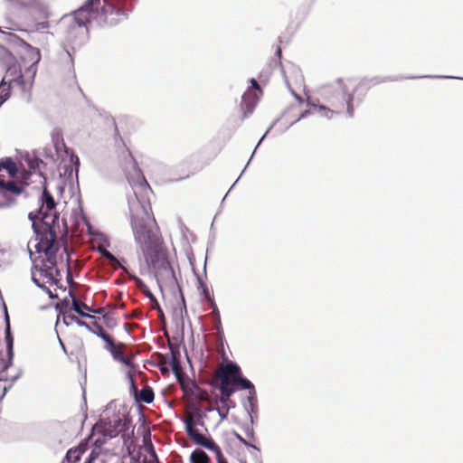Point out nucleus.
I'll return each instance as SVG.
<instances>
[{
    "instance_id": "obj_1",
    "label": "nucleus",
    "mask_w": 463,
    "mask_h": 463,
    "mask_svg": "<svg viewBox=\"0 0 463 463\" xmlns=\"http://www.w3.org/2000/svg\"><path fill=\"white\" fill-rule=\"evenodd\" d=\"M99 5V0H88L84 5L80 7L74 14L73 17V28L69 32V40L74 39V30H77L75 36L80 35L84 37L87 34L86 24L90 20H96L98 23H104L109 25L116 24L118 20L114 17H109L114 13L118 15H126L120 9H116L111 4H106L100 12L97 10Z\"/></svg>"
},
{
    "instance_id": "obj_2",
    "label": "nucleus",
    "mask_w": 463,
    "mask_h": 463,
    "mask_svg": "<svg viewBox=\"0 0 463 463\" xmlns=\"http://www.w3.org/2000/svg\"><path fill=\"white\" fill-rule=\"evenodd\" d=\"M33 248H34L38 253H44L47 261L53 264L58 251V245L56 243V236L52 231H45L42 234L37 235L34 241H29L28 250L32 260L33 255L32 251Z\"/></svg>"
},
{
    "instance_id": "obj_3",
    "label": "nucleus",
    "mask_w": 463,
    "mask_h": 463,
    "mask_svg": "<svg viewBox=\"0 0 463 463\" xmlns=\"http://www.w3.org/2000/svg\"><path fill=\"white\" fill-rule=\"evenodd\" d=\"M58 273L59 271L54 267V263L44 269H38L37 266H34V269L32 270V279L39 288L46 291L51 298H53L51 290L47 288L45 285L56 284L58 281L56 279Z\"/></svg>"
},
{
    "instance_id": "obj_4",
    "label": "nucleus",
    "mask_w": 463,
    "mask_h": 463,
    "mask_svg": "<svg viewBox=\"0 0 463 463\" xmlns=\"http://www.w3.org/2000/svg\"><path fill=\"white\" fill-rule=\"evenodd\" d=\"M132 228L136 241L144 254H147L156 244V236L139 220H133Z\"/></svg>"
},
{
    "instance_id": "obj_5",
    "label": "nucleus",
    "mask_w": 463,
    "mask_h": 463,
    "mask_svg": "<svg viewBox=\"0 0 463 463\" xmlns=\"http://www.w3.org/2000/svg\"><path fill=\"white\" fill-rule=\"evenodd\" d=\"M221 383H220V391H221V396H220V402L222 404V407L218 409V413L222 420H224L229 412L230 410V398L232 394L234 392V387L231 386V380L230 378L224 376L222 377Z\"/></svg>"
},
{
    "instance_id": "obj_6",
    "label": "nucleus",
    "mask_w": 463,
    "mask_h": 463,
    "mask_svg": "<svg viewBox=\"0 0 463 463\" xmlns=\"http://www.w3.org/2000/svg\"><path fill=\"white\" fill-rule=\"evenodd\" d=\"M99 429H100L105 439H112L126 431L128 430V424L126 420L117 417L113 420H109V421L104 420Z\"/></svg>"
},
{
    "instance_id": "obj_7",
    "label": "nucleus",
    "mask_w": 463,
    "mask_h": 463,
    "mask_svg": "<svg viewBox=\"0 0 463 463\" xmlns=\"http://www.w3.org/2000/svg\"><path fill=\"white\" fill-rule=\"evenodd\" d=\"M232 386L241 387V389H248L250 391L248 401L251 411H253V408L256 403V392L253 384L248 379L243 378L240 375L239 377H236V379H234V382L232 383Z\"/></svg>"
},
{
    "instance_id": "obj_8",
    "label": "nucleus",
    "mask_w": 463,
    "mask_h": 463,
    "mask_svg": "<svg viewBox=\"0 0 463 463\" xmlns=\"http://www.w3.org/2000/svg\"><path fill=\"white\" fill-rule=\"evenodd\" d=\"M42 206L40 209V214L42 219H46L52 211L55 209V201L49 191L44 189L42 194Z\"/></svg>"
},
{
    "instance_id": "obj_9",
    "label": "nucleus",
    "mask_w": 463,
    "mask_h": 463,
    "mask_svg": "<svg viewBox=\"0 0 463 463\" xmlns=\"http://www.w3.org/2000/svg\"><path fill=\"white\" fill-rule=\"evenodd\" d=\"M250 82L255 90H253V91L249 90L242 97V105H245L250 111H251L253 109V108L256 105L257 100L259 99V96L257 95L256 91L258 90V91L261 92L260 86H259L258 82L256 81V80L251 79Z\"/></svg>"
},
{
    "instance_id": "obj_10",
    "label": "nucleus",
    "mask_w": 463,
    "mask_h": 463,
    "mask_svg": "<svg viewBox=\"0 0 463 463\" xmlns=\"http://www.w3.org/2000/svg\"><path fill=\"white\" fill-rule=\"evenodd\" d=\"M21 43L23 46H24L27 52L29 61L32 63L30 71H32L33 74L34 75L36 71V64L40 61L41 59L40 51L37 48L33 47L29 43H25L24 41H21Z\"/></svg>"
},
{
    "instance_id": "obj_11",
    "label": "nucleus",
    "mask_w": 463,
    "mask_h": 463,
    "mask_svg": "<svg viewBox=\"0 0 463 463\" xmlns=\"http://www.w3.org/2000/svg\"><path fill=\"white\" fill-rule=\"evenodd\" d=\"M124 345L120 344L118 345L113 344L111 346H107V350L111 354L114 360L118 361L122 364H124L128 367H132L133 364L131 363V360L126 356H124L121 347H123Z\"/></svg>"
},
{
    "instance_id": "obj_12",
    "label": "nucleus",
    "mask_w": 463,
    "mask_h": 463,
    "mask_svg": "<svg viewBox=\"0 0 463 463\" xmlns=\"http://www.w3.org/2000/svg\"><path fill=\"white\" fill-rule=\"evenodd\" d=\"M192 439L194 441V443L206 448L213 453L218 449H220V447L213 440L206 439L205 436L201 434L199 431L196 432L194 437H192Z\"/></svg>"
},
{
    "instance_id": "obj_13",
    "label": "nucleus",
    "mask_w": 463,
    "mask_h": 463,
    "mask_svg": "<svg viewBox=\"0 0 463 463\" xmlns=\"http://www.w3.org/2000/svg\"><path fill=\"white\" fill-rule=\"evenodd\" d=\"M224 376L230 378L232 385V383L234 382V379L240 376V367L233 363L227 364L223 368V372L221 375V378Z\"/></svg>"
},
{
    "instance_id": "obj_14",
    "label": "nucleus",
    "mask_w": 463,
    "mask_h": 463,
    "mask_svg": "<svg viewBox=\"0 0 463 463\" xmlns=\"http://www.w3.org/2000/svg\"><path fill=\"white\" fill-rule=\"evenodd\" d=\"M72 309L82 317L92 318L93 317L85 313L84 311H91L90 307L83 302L73 298L72 299Z\"/></svg>"
},
{
    "instance_id": "obj_15",
    "label": "nucleus",
    "mask_w": 463,
    "mask_h": 463,
    "mask_svg": "<svg viewBox=\"0 0 463 463\" xmlns=\"http://www.w3.org/2000/svg\"><path fill=\"white\" fill-rule=\"evenodd\" d=\"M0 188L6 190L12 194H20L23 192V186L16 184L15 182L10 181V182H4L0 180Z\"/></svg>"
},
{
    "instance_id": "obj_16",
    "label": "nucleus",
    "mask_w": 463,
    "mask_h": 463,
    "mask_svg": "<svg viewBox=\"0 0 463 463\" xmlns=\"http://www.w3.org/2000/svg\"><path fill=\"white\" fill-rule=\"evenodd\" d=\"M209 456L201 449H195L190 456L191 463H209Z\"/></svg>"
},
{
    "instance_id": "obj_17",
    "label": "nucleus",
    "mask_w": 463,
    "mask_h": 463,
    "mask_svg": "<svg viewBox=\"0 0 463 463\" xmlns=\"http://www.w3.org/2000/svg\"><path fill=\"white\" fill-rule=\"evenodd\" d=\"M2 169H5L11 176L16 175L18 172L16 164L9 157L2 160Z\"/></svg>"
},
{
    "instance_id": "obj_18",
    "label": "nucleus",
    "mask_w": 463,
    "mask_h": 463,
    "mask_svg": "<svg viewBox=\"0 0 463 463\" xmlns=\"http://www.w3.org/2000/svg\"><path fill=\"white\" fill-rule=\"evenodd\" d=\"M139 400L146 402L151 403L154 401V392L150 387H145L140 391Z\"/></svg>"
},
{
    "instance_id": "obj_19",
    "label": "nucleus",
    "mask_w": 463,
    "mask_h": 463,
    "mask_svg": "<svg viewBox=\"0 0 463 463\" xmlns=\"http://www.w3.org/2000/svg\"><path fill=\"white\" fill-rule=\"evenodd\" d=\"M6 322H7V325H6V328H5V334H6L5 339H6V344H7V353H8L9 358L11 359L13 356V338L11 337V334H10L9 318H8L7 315H6Z\"/></svg>"
},
{
    "instance_id": "obj_20",
    "label": "nucleus",
    "mask_w": 463,
    "mask_h": 463,
    "mask_svg": "<svg viewBox=\"0 0 463 463\" xmlns=\"http://www.w3.org/2000/svg\"><path fill=\"white\" fill-rule=\"evenodd\" d=\"M10 94V86L6 84L5 80H2L0 84V107L2 104L7 100Z\"/></svg>"
},
{
    "instance_id": "obj_21",
    "label": "nucleus",
    "mask_w": 463,
    "mask_h": 463,
    "mask_svg": "<svg viewBox=\"0 0 463 463\" xmlns=\"http://www.w3.org/2000/svg\"><path fill=\"white\" fill-rule=\"evenodd\" d=\"M85 451V449H84V446L83 445H80L77 449H70L68 452H67V458L68 460H79L80 459V454L84 453Z\"/></svg>"
},
{
    "instance_id": "obj_22",
    "label": "nucleus",
    "mask_w": 463,
    "mask_h": 463,
    "mask_svg": "<svg viewBox=\"0 0 463 463\" xmlns=\"http://www.w3.org/2000/svg\"><path fill=\"white\" fill-rule=\"evenodd\" d=\"M99 251L104 258L109 260L110 261L111 265H113L114 267L119 265L117 258L112 253H110L109 250H107L106 249L99 247Z\"/></svg>"
},
{
    "instance_id": "obj_23",
    "label": "nucleus",
    "mask_w": 463,
    "mask_h": 463,
    "mask_svg": "<svg viewBox=\"0 0 463 463\" xmlns=\"http://www.w3.org/2000/svg\"><path fill=\"white\" fill-rule=\"evenodd\" d=\"M98 335L107 343V346H111L114 343L113 339L104 332L103 329L99 330Z\"/></svg>"
},
{
    "instance_id": "obj_24",
    "label": "nucleus",
    "mask_w": 463,
    "mask_h": 463,
    "mask_svg": "<svg viewBox=\"0 0 463 463\" xmlns=\"http://www.w3.org/2000/svg\"><path fill=\"white\" fill-rule=\"evenodd\" d=\"M318 112L320 113L321 116L326 117V118H331L334 114L333 110H331L324 106L318 107Z\"/></svg>"
},
{
    "instance_id": "obj_25",
    "label": "nucleus",
    "mask_w": 463,
    "mask_h": 463,
    "mask_svg": "<svg viewBox=\"0 0 463 463\" xmlns=\"http://www.w3.org/2000/svg\"><path fill=\"white\" fill-rule=\"evenodd\" d=\"M171 367H172V370L175 373V374L178 375L179 371H180V365H179V362H178V359L175 354L172 355Z\"/></svg>"
},
{
    "instance_id": "obj_26",
    "label": "nucleus",
    "mask_w": 463,
    "mask_h": 463,
    "mask_svg": "<svg viewBox=\"0 0 463 463\" xmlns=\"http://www.w3.org/2000/svg\"><path fill=\"white\" fill-rule=\"evenodd\" d=\"M133 169H134V175L137 176V181L143 182L146 184H147L146 181L145 180L144 176L142 175L140 169L137 166L135 162L133 164Z\"/></svg>"
},
{
    "instance_id": "obj_27",
    "label": "nucleus",
    "mask_w": 463,
    "mask_h": 463,
    "mask_svg": "<svg viewBox=\"0 0 463 463\" xmlns=\"http://www.w3.org/2000/svg\"><path fill=\"white\" fill-rule=\"evenodd\" d=\"M185 430L191 439L196 434V432H198V430L193 427L191 421L186 422Z\"/></svg>"
},
{
    "instance_id": "obj_28",
    "label": "nucleus",
    "mask_w": 463,
    "mask_h": 463,
    "mask_svg": "<svg viewBox=\"0 0 463 463\" xmlns=\"http://www.w3.org/2000/svg\"><path fill=\"white\" fill-rule=\"evenodd\" d=\"M215 456H216V459H217V462L218 463H228L227 460L224 458L222 453V450L221 449H218L215 452H214Z\"/></svg>"
},
{
    "instance_id": "obj_29",
    "label": "nucleus",
    "mask_w": 463,
    "mask_h": 463,
    "mask_svg": "<svg viewBox=\"0 0 463 463\" xmlns=\"http://www.w3.org/2000/svg\"><path fill=\"white\" fill-rule=\"evenodd\" d=\"M215 456H216V459H217V462L218 463H228L227 460L224 458L222 453V450L221 449H218L215 452H214Z\"/></svg>"
},
{
    "instance_id": "obj_30",
    "label": "nucleus",
    "mask_w": 463,
    "mask_h": 463,
    "mask_svg": "<svg viewBox=\"0 0 463 463\" xmlns=\"http://www.w3.org/2000/svg\"><path fill=\"white\" fill-rule=\"evenodd\" d=\"M77 319H78V317H75L74 315H68L63 317V321L66 325H69L70 323H72V322H76Z\"/></svg>"
},
{
    "instance_id": "obj_31",
    "label": "nucleus",
    "mask_w": 463,
    "mask_h": 463,
    "mask_svg": "<svg viewBox=\"0 0 463 463\" xmlns=\"http://www.w3.org/2000/svg\"><path fill=\"white\" fill-rule=\"evenodd\" d=\"M48 27H49V25L47 23H40V24H37V25H36L37 30H44V29H47Z\"/></svg>"
},
{
    "instance_id": "obj_32",
    "label": "nucleus",
    "mask_w": 463,
    "mask_h": 463,
    "mask_svg": "<svg viewBox=\"0 0 463 463\" xmlns=\"http://www.w3.org/2000/svg\"><path fill=\"white\" fill-rule=\"evenodd\" d=\"M146 294L147 298H148L151 301H153V302H156V298L154 297V295H153L151 292L147 291Z\"/></svg>"
},
{
    "instance_id": "obj_33",
    "label": "nucleus",
    "mask_w": 463,
    "mask_h": 463,
    "mask_svg": "<svg viewBox=\"0 0 463 463\" xmlns=\"http://www.w3.org/2000/svg\"><path fill=\"white\" fill-rule=\"evenodd\" d=\"M78 326H86V327H89V326L85 323V322H82L80 321L79 318L76 320L75 322Z\"/></svg>"
},
{
    "instance_id": "obj_34",
    "label": "nucleus",
    "mask_w": 463,
    "mask_h": 463,
    "mask_svg": "<svg viewBox=\"0 0 463 463\" xmlns=\"http://www.w3.org/2000/svg\"><path fill=\"white\" fill-rule=\"evenodd\" d=\"M347 112L349 114V117L353 116V110H352V107H351L350 101H348V104H347Z\"/></svg>"
},
{
    "instance_id": "obj_35",
    "label": "nucleus",
    "mask_w": 463,
    "mask_h": 463,
    "mask_svg": "<svg viewBox=\"0 0 463 463\" xmlns=\"http://www.w3.org/2000/svg\"><path fill=\"white\" fill-rule=\"evenodd\" d=\"M133 279H135V281L137 283V285H138L139 287L144 286V284H143V282L141 281V279H138V278H137V277H134Z\"/></svg>"
},
{
    "instance_id": "obj_36",
    "label": "nucleus",
    "mask_w": 463,
    "mask_h": 463,
    "mask_svg": "<svg viewBox=\"0 0 463 463\" xmlns=\"http://www.w3.org/2000/svg\"><path fill=\"white\" fill-rule=\"evenodd\" d=\"M94 443H95L97 446H100L102 442H101V441H100V439L98 438V439H96L94 440Z\"/></svg>"
},
{
    "instance_id": "obj_37",
    "label": "nucleus",
    "mask_w": 463,
    "mask_h": 463,
    "mask_svg": "<svg viewBox=\"0 0 463 463\" xmlns=\"http://www.w3.org/2000/svg\"><path fill=\"white\" fill-rule=\"evenodd\" d=\"M307 114V111L304 112L301 114V116L297 119V121L300 120L301 118H303Z\"/></svg>"
},
{
    "instance_id": "obj_38",
    "label": "nucleus",
    "mask_w": 463,
    "mask_h": 463,
    "mask_svg": "<svg viewBox=\"0 0 463 463\" xmlns=\"http://www.w3.org/2000/svg\"><path fill=\"white\" fill-rule=\"evenodd\" d=\"M269 129H268V130L266 131V133L263 135V137H261V138H260V142H259V143H260V142L264 139V137H265V136L267 135V133L269 132ZM259 145H260V144H258V145H257V146H258Z\"/></svg>"
},
{
    "instance_id": "obj_39",
    "label": "nucleus",
    "mask_w": 463,
    "mask_h": 463,
    "mask_svg": "<svg viewBox=\"0 0 463 463\" xmlns=\"http://www.w3.org/2000/svg\"><path fill=\"white\" fill-rule=\"evenodd\" d=\"M13 4H20V0H9Z\"/></svg>"
},
{
    "instance_id": "obj_40",
    "label": "nucleus",
    "mask_w": 463,
    "mask_h": 463,
    "mask_svg": "<svg viewBox=\"0 0 463 463\" xmlns=\"http://www.w3.org/2000/svg\"><path fill=\"white\" fill-rule=\"evenodd\" d=\"M94 459L91 458V456L89 457V460L85 463H92Z\"/></svg>"
},
{
    "instance_id": "obj_41",
    "label": "nucleus",
    "mask_w": 463,
    "mask_h": 463,
    "mask_svg": "<svg viewBox=\"0 0 463 463\" xmlns=\"http://www.w3.org/2000/svg\"><path fill=\"white\" fill-rule=\"evenodd\" d=\"M16 80H17L16 78H12V79H9V81H10V82H15V81H16Z\"/></svg>"
},
{
    "instance_id": "obj_42",
    "label": "nucleus",
    "mask_w": 463,
    "mask_h": 463,
    "mask_svg": "<svg viewBox=\"0 0 463 463\" xmlns=\"http://www.w3.org/2000/svg\"><path fill=\"white\" fill-rule=\"evenodd\" d=\"M60 343H61V345L62 346V348H64L63 343H61V340H60Z\"/></svg>"
},
{
    "instance_id": "obj_43",
    "label": "nucleus",
    "mask_w": 463,
    "mask_h": 463,
    "mask_svg": "<svg viewBox=\"0 0 463 463\" xmlns=\"http://www.w3.org/2000/svg\"><path fill=\"white\" fill-rule=\"evenodd\" d=\"M2 169V161H0V170Z\"/></svg>"
}]
</instances>
